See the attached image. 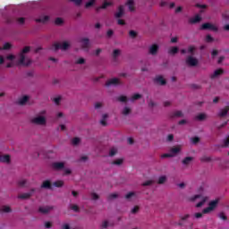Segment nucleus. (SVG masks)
Listing matches in <instances>:
<instances>
[{"instance_id": "obj_1", "label": "nucleus", "mask_w": 229, "mask_h": 229, "mask_svg": "<svg viewBox=\"0 0 229 229\" xmlns=\"http://www.w3.org/2000/svg\"><path fill=\"white\" fill-rule=\"evenodd\" d=\"M30 51H31V47L27 46L19 53L18 65H24L25 67H28V65L31 64V60L26 58V55H28Z\"/></svg>"}, {"instance_id": "obj_2", "label": "nucleus", "mask_w": 229, "mask_h": 229, "mask_svg": "<svg viewBox=\"0 0 229 229\" xmlns=\"http://www.w3.org/2000/svg\"><path fill=\"white\" fill-rule=\"evenodd\" d=\"M219 203V199H215L212 200L208 203V207L204 208L202 210V213H196L195 214V217L197 219H199L200 217H203V214H210V212H213V210H216V208H217V205Z\"/></svg>"}, {"instance_id": "obj_3", "label": "nucleus", "mask_w": 229, "mask_h": 229, "mask_svg": "<svg viewBox=\"0 0 229 229\" xmlns=\"http://www.w3.org/2000/svg\"><path fill=\"white\" fill-rule=\"evenodd\" d=\"M201 199V201L197 203V205H196L197 208L203 207L205 205V203H207L208 197H203L201 194H197L190 199V201H196V199Z\"/></svg>"}, {"instance_id": "obj_4", "label": "nucleus", "mask_w": 229, "mask_h": 229, "mask_svg": "<svg viewBox=\"0 0 229 229\" xmlns=\"http://www.w3.org/2000/svg\"><path fill=\"white\" fill-rule=\"evenodd\" d=\"M32 124H37L38 126H46L47 120L44 116L34 117L30 120Z\"/></svg>"}, {"instance_id": "obj_5", "label": "nucleus", "mask_w": 229, "mask_h": 229, "mask_svg": "<svg viewBox=\"0 0 229 229\" xmlns=\"http://www.w3.org/2000/svg\"><path fill=\"white\" fill-rule=\"evenodd\" d=\"M71 45L69 44V42L64 41L63 42V44L60 43H55L54 44V51H58V49H62L63 51H67V49H69V47Z\"/></svg>"}, {"instance_id": "obj_6", "label": "nucleus", "mask_w": 229, "mask_h": 229, "mask_svg": "<svg viewBox=\"0 0 229 229\" xmlns=\"http://www.w3.org/2000/svg\"><path fill=\"white\" fill-rule=\"evenodd\" d=\"M81 46L82 49L89 51V49H90V39H89V38H82L81 39Z\"/></svg>"}, {"instance_id": "obj_7", "label": "nucleus", "mask_w": 229, "mask_h": 229, "mask_svg": "<svg viewBox=\"0 0 229 229\" xmlns=\"http://www.w3.org/2000/svg\"><path fill=\"white\" fill-rule=\"evenodd\" d=\"M186 64L187 65H189L190 67H196V65H198L199 61L198 59H196L194 56L192 55H189L186 58Z\"/></svg>"}, {"instance_id": "obj_8", "label": "nucleus", "mask_w": 229, "mask_h": 229, "mask_svg": "<svg viewBox=\"0 0 229 229\" xmlns=\"http://www.w3.org/2000/svg\"><path fill=\"white\" fill-rule=\"evenodd\" d=\"M52 168L55 171H63V169H65V163L64 162H54V163H52Z\"/></svg>"}, {"instance_id": "obj_9", "label": "nucleus", "mask_w": 229, "mask_h": 229, "mask_svg": "<svg viewBox=\"0 0 229 229\" xmlns=\"http://www.w3.org/2000/svg\"><path fill=\"white\" fill-rule=\"evenodd\" d=\"M200 30H209L210 31H217V27L212 23H203Z\"/></svg>"}, {"instance_id": "obj_10", "label": "nucleus", "mask_w": 229, "mask_h": 229, "mask_svg": "<svg viewBox=\"0 0 229 229\" xmlns=\"http://www.w3.org/2000/svg\"><path fill=\"white\" fill-rule=\"evenodd\" d=\"M158 49H159L158 45L153 44L152 46H150L148 49V53L149 55H152V56H156V55L158 54Z\"/></svg>"}, {"instance_id": "obj_11", "label": "nucleus", "mask_w": 229, "mask_h": 229, "mask_svg": "<svg viewBox=\"0 0 229 229\" xmlns=\"http://www.w3.org/2000/svg\"><path fill=\"white\" fill-rule=\"evenodd\" d=\"M33 192H35V189H31L30 192L20 194L18 198L19 199H30V197L33 196Z\"/></svg>"}, {"instance_id": "obj_12", "label": "nucleus", "mask_w": 229, "mask_h": 229, "mask_svg": "<svg viewBox=\"0 0 229 229\" xmlns=\"http://www.w3.org/2000/svg\"><path fill=\"white\" fill-rule=\"evenodd\" d=\"M125 199L127 201H133V199H137V193L134 191H130L125 195Z\"/></svg>"}, {"instance_id": "obj_13", "label": "nucleus", "mask_w": 229, "mask_h": 229, "mask_svg": "<svg viewBox=\"0 0 229 229\" xmlns=\"http://www.w3.org/2000/svg\"><path fill=\"white\" fill-rule=\"evenodd\" d=\"M176 117H183V112L182 111H174L169 114V118L170 119H174Z\"/></svg>"}, {"instance_id": "obj_14", "label": "nucleus", "mask_w": 229, "mask_h": 229, "mask_svg": "<svg viewBox=\"0 0 229 229\" xmlns=\"http://www.w3.org/2000/svg\"><path fill=\"white\" fill-rule=\"evenodd\" d=\"M120 84H121V81L117 78H113L106 83V87H110V85H120Z\"/></svg>"}, {"instance_id": "obj_15", "label": "nucleus", "mask_w": 229, "mask_h": 229, "mask_svg": "<svg viewBox=\"0 0 229 229\" xmlns=\"http://www.w3.org/2000/svg\"><path fill=\"white\" fill-rule=\"evenodd\" d=\"M41 189H49L50 191H53V184H51V181H44L41 184Z\"/></svg>"}, {"instance_id": "obj_16", "label": "nucleus", "mask_w": 229, "mask_h": 229, "mask_svg": "<svg viewBox=\"0 0 229 229\" xmlns=\"http://www.w3.org/2000/svg\"><path fill=\"white\" fill-rule=\"evenodd\" d=\"M0 162H2L4 164H10V162H11L10 155H1L0 154Z\"/></svg>"}, {"instance_id": "obj_17", "label": "nucleus", "mask_w": 229, "mask_h": 229, "mask_svg": "<svg viewBox=\"0 0 229 229\" xmlns=\"http://www.w3.org/2000/svg\"><path fill=\"white\" fill-rule=\"evenodd\" d=\"M123 15H124V6L120 5L118 7V12L114 14V17H116V19H121Z\"/></svg>"}, {"instance_id": "obj_18", "label": "nucleus", "mask_w": 229, "mask_h": 229, "mask_svg": "<svg viewBox=\"0 0 229 229\" xmlns=\"http://www.w3.org/2000/svg\"><path fill=\"white\" fill-rule=\"evenodd\" d=\"M223 72H224L223 69L216 70L214 73L210 75L211 80H216V78H219V76H221Z\"/></svg>"}, {"instance_id": "obj_19", "label": "nucleus", "mask_w": 229, "mask_h": 229, "mask_svg": "<svg viewBox=\"0 0 229 229\" xmlns=\"http://www.w3.org/2000/svg\"><path fill=\"white\" fill-rule=\"evenodd\" d=\"M125 4L128 6L130 12L135 10V2L133 0H127Z\"/></svg>"}, {"instance_id": "obj_20", "label": "nucleus", "mask_w": 229, "mask_h": 229, "mask_svg": "<svg viewBox=\"0 0 229 229\" xmlns=\"http://www.w3.org/2000/svg\"><path fill=\"white\" fill-rule=\"evenodd\" d=\"M51 210H53V208L51 207H40L38 208V212H40L41 214H49Z\"/></svg>"}, {"instance_id": "obj_21", "label": "nucleus", "mask_w": 229, "mask_h": 229, "mask_svg": "<svg viewBox=\"0 0 229 229\" xmlns=\"http://www.w3.org/2000/svg\"><path fill=\"white\" fill-rule=\"evenodd\" d=\"M108 6H112V2L106 1V2H104V4L101 6L97 7L96 11L99 12V10H105V9L108 8Z\"/></svg>"}, {"instance_id": "obj_22", "label": "nucleus", "mask_w": 229, "mask_h": 229, "mask_svg": "<svg viewBox=\"0 0 229 229\" xmlns=\"http://www.w3.org/2000/svg\"><path fill=\"white\" fill-rule=\"evenodd\" d=\"M201 21V16L199 14L195 15L193 18L190 19L191 24H198Z\"/></svg>"}, {"instance_id": "obj_23", "label": "nucleus", "mask_w": 229, "mask_h": 229, "mask_svg": "<svg viewBox=\"0 0 229 229\" xmlns=\"http://www.w3.org/2000/svg\"><path fill=\"white\" fill-rule=\"evenodd\" d=\"M154 81L156 83H159V85H165L167 82L165 81V80L164 79V77L162 76H157L156 77V79L154 80Z\"/></svg>"}, {"instance_id": "obj_24", "label": "nucleus", "mask_w": 229, "mask_h": 229, "mask_svg": "<svg viewBox=\"0 0 229 229\" xmlns=\"http://www.w3.org/2000/svg\"><path fill=\"white\" fill-rule=\"evenodd\" d=\"M171 153H173L174 155H178V153H180V151H182V147L180 145L173 147L170 149Z\"/></svg>"}, {"instance_id": "obj_25", "label": "nucleus", "mask_w": 229, "mask_h": 229, "mask_svg": "<svg viewBox=\"0 0 229 229\" xmlns=\"http://www.w3.org/2000/svg\"><path fill=\"white\" fill-rule=\"evenodd\" d=\"M229 111V106H226L224 109H222L220 111V113L218 114L219 117H225L226 116V114H228Z\"/></svg>"}, {"instance_id": "obj_26", "label": "nucleus", "mask_w": 229, "mask_h": 229, "mask_svg": "<svg viewBox=\"0 0 229 229\" xmlns=\"http://www.w3.org/2000/svg\"><path fill=\"white\" fill-rule=\"evenodd\" d=\"M192 160H194V157H186L184 159H182V163L183 164V165H189L191 162H192Z\"/></svg>"}, {"instance_id": "obj_27", "label": "nucleus", "mask_w": 229, "mask_h": 229, "mask_svg": "<svg viewBox=\"0 0 229 229\" xmlns=\"http://www.w3.org/2000/svg\"><path fill=\"white\" fill-rule=\"evenodd\" d=\"M196 121H205L207 119V114L205 113H200L195 116Z\"/></svg>"}, {"instance_id": "obj_28", "label": "nucleus", "mask_w": 229, "mask_h": 229, "mask_svg": "<svg viewBox=\"0 0 229 229\" xmlns=\"http://www.w3.org/2000/svg\"><path fill=\"white\" fill-rule=\"evenodd\" d=\"M178 51H179L178 47H172L168 50V55H176Z\"/></svg>"}, {"instance_id": "obj_29", "label": "nucleus", "mask_w": 229, "mask_h": 229, "mask_svg": "<svg viewBox=\"0 0 229 229\" xmlns=\"http://www.w3.org/2000/svg\"><path fill=\"white\" fill-rule=\"evenodd\" d=\"M28 99H30V97L23 96L19 99V105H24L25 103H28Z\"/></svg>"}, {"instance_id": "obj_30", "label": "nucleus", "mask_w": 229, "mask_h": 229, "mask_svg": "<svg viewBox=\"0 0 229 229\" xmlns=\"http://www.w3.org/2000/svg\"><path fill=\"white\" fill-rule=\"evenodd\" d=\"M196 51V47L194 46H190L188 47L187 53H189L190 55H191V56H194V53Z\"/></svg>"}, {"instance_id": "obj_31", "label": "nucleus", "mask_w": 229, "mask_h": 229, "mask_svg": "<svg viewBox=\"0 0 229 229\" xmlns=\"http://www.w3.org/2000/svg\"><path fill=\"white\" fill-rule=\"evenodd\" d=\"M166 180H167V177H165V175L160 176L158 178L157 183L159 185H162L163 183H165Z\"/></svg>"}, {"instance_id": "obj_32", "label": "nucleus", "mask_w": 229, "mask_h": 229, "mask_svg": "<svg viewBox=\"0 0 229 229\" xmlns=\"http://www.w3.org/2000/svg\"><path fill=\"white\" fill-rule=\"evenodd\" d=\"M49 16H44L43 18L36 19V22H47Z\"/></svg>"}, {"instance_id": "obj_33", "label": "nucleus", "mask_w": 229, "mask_h": 229, "mask_svg": "<svg viewBox=\"0 0 229 229\" xmlns=\"http://www.w3.org/2000/svg\"><path fill=\"white\" fill-rule=\"evenodd\" d=\"M70 209L73 210V212H80V207H78L76 204H71Z\"/></svg>"}, {"instance_id": "obj_34", "label": "nucleus", "mask_w": 229, "mask_h": 229, "mask_svg": "<svg viewBox=\"0 0 229 229\" xmlns=\"http://www.w3.org/2000/svg\"><path fill=\"white\" fill-rule=\"evenodd\" d=\"M53 185L57 188L64 187V181H55Z\"/></svg>"}, {"instance_id": "obj_35", "label": "nucleus", "mask_w": 229, "mask_h": 229, "mask_svg": "<svg viewBox=\"0 0 229 229\" xmlns=\"http://www.w3.org/2000/svg\"><path fill=\"white\" fill-rule=\"evenodd\" d=\"M131 113V109L130 107H124L122 114L123 115H129Z\"/></svg>"}, {"instance_id": "obj_36", "label": "nucleus", "mask_w": 229, "mask_h": 229, "mask_svg": "<svg viewBox=\"0 0 229 229\" xmlns=\"http://www.w3.org/2000/svg\"><path fill=\"white\" fill-rule=\"evenodd\" d=\"M117 155V148H112L109 151V157H115Z\"/></svg>"}, {"instance_id": "obj_37", "label": "nucleus", "mask_w": 229, "mask_h": 229, "mask_svg": "<svg viewBox=\"0 0 229 229\" xmlns=\"http://www.w3.org/2000/svg\"><path fill=\"white\" fill-rule=\"evenodd\" d=\"M117 100L121 103H126V101H128V98L126 96H120L117 98Z\"/></svg>"}, {"instance_id": "obj_38", "label": "nucleus", "mask_w": 229, "mask_h": 229, "mask_svg": "<svg viewBox=\"0 0 229 229\" xmlns=\"http://www.w3.org/2000/svg\"><path fill=\"white\" fill-rule=\"evenodd\" d=\"M96 3V0H89L88 3L85 4V8H90V6H94Z\"/></svg>"}, {"instance_id": "obj_39", "label": "nucleus", "mask_w": 229, "mask_h": 229, "mask_svg": "<svg viewBox=\"0 0 229 229\" xmlns=\"http://www.w3.org/2000/svg\"><path fill=\"white\" fill-rule=\"evenodd\" d=\"M119 195H117V193H111L108 195L107 199L108 201H111V199H115L116 198H118Z\"/></svg>"}, {"instance_id": "obj_40", "label": "nucleus", "mask_w": 229, "mask_h": 229, "mask_svg": "<svg viewBox=\"0 0 229 229\" xmlns=\"http://www.w3.org/2000/svg\"><path fill=\"white\" fill-rule=\"evenodd\" d=\"M2 212H5L6 214L12 212V208L8 207V206H4L2 208Z\"/></svg>"}, {"instance_id": "obj_41", "label": "nucleus", "mask_w": 229, "mask_h": 229, "mask_svg": "<svg viewBox=\"0 0 229 229\" xmlns=\"http://www.w3.org/2000/svg\"><path fill=\"white\" fill-rule=\"evenodd\" d=\"M123 160L119 158L112 162L113 165H123Z\"/></svg>"}, {"instance_id": "obj_42", "label": "nucleus", "mask_w": 229, "mask_h": 229, "mask_svg": "<svg viewBox=\"0 0 229 229\" xmlns=\"http://www.w3.org/2000/svg\"><path fill=\"white\" fill-rule=\"evenodd\" d=\"M142 98V95L136 93L131 97V101H137V99H140Z\"/></svg>"}, {"instance_id": "obj_43", "label": "nucleus", "mask_w": 229, "mask_h": 229, "mask_svg": "<svg viewBox=\"0 0 229 229\" xmlns=\"http://www.w3.org/2000/svg\"><path fill=\"white\" fill-rule=\"evenodd\" d=\"M121 55V51L119 49H114L113 51V58H117Z\"/></svg>"}, {"instance_id": "obj_44", "label": "nucleus", "mask_w": 229, "mask_h": 229, "mask_svg": "<svg viewBox=\"0 0 229 229\" xmlns=\"http://www.w3.org/2000/svg\"><path fill=\"white\" fill-rule=\"evenodd\" d=\"M75 64L77 65H83V64H85V59L83 57H81L75 62Z\"/></svg>"}, {"instance_id": "obj_45", "label": "nucleus", "mask_w": 229, "mask_h": 229, "mask_svg": "<svg viewBox=\"0 0 229 229\" xmlns=\"http://www.w3.org/2000/svg\"><path fill=\"white\" fill-rule=\"evenodd\" d=\"M210 160H212L210 157L203 156L202 157H200V162H210Z\"/></svg>"}, {"instance_id": "obj_46", "label": "nucleus", "mask_w": 229, "mask_h": 229, "mask_svg": "<svg viewBox=\"0 0 229 229\" xmlns=\"http://www.w3.org/2000/svg\"><path fill=\"white\" fill-rule=\"evenodd\" d=\"M229 147V135H227L225 140L224 141V145H222V148H228Z\"/></svg>"}, {"instance_id": "obj_47", "label": "nucleus", "mask_w": 229, "mask_h": 229, "mask_svg": "<svg viewBox=\"0 0 229 229\" xmlns=\"http://www.w3.org/2000/svg\"><path fill=\"white\" fill-rule=\"evenodd\" d=\"M55 22L57 26H61V24H64V20L62 18H56Z\"/></svg>"}, {"instance_id": "obj_48", "label": "nucleus", "mask_w": 229, "mask_h": 229, "mask_svg": "<svg viewBox=\"0 0 229 229\" xmlns=\"http://www.w3.org/2000/svg\"><path fill=\"white\" fill-rule=\"evenodd\" d=\"M3 49L4 50H5V51H7L8 49H12V44H10V43H5L4 45V47H3Z\"/></svg>"}, {"instance_id": "obj_49", "label": "nucleus", "mask_w": 229, "mask_h": 229, "mask_svg": "<svg viewBox=\"0 0 229 229\" xmlns=\"http://www.w3.org/2000/svg\"><path fill=\"white\" fill-rule=\"evenodd\" d=\"M91 199H93L94 201L99 199V195H98V193L96 192L91 193Z\"/></svg>"}, {"instance_id": "obj_50", "label": "nucleus", "mask_w": 229, "mask_h": 229, "mask_svg": "<svg viewBox=\"0 0 229 229\" xmlns=\"http://www.w3.org/2000/svg\"><path fill=\"white\" fill-rule=\"evenodd\" d=\"M72 1V3H74L75 6H81V3H83V1L81 0H70Z\"/></svg>"}, {"instance_id": "obj_51", "label": "nucleus", "mask_w": 229, "mask_h": 229, "mask_svg": "<svg viewBox=\"0 0 229 229\" xmlns=\"http://www.w3.org/2000/svg\"><path fill=\"white\" fill-rule=\"evenodd\" d=\"M26 183H27V181L24 180V179L20 180V181L18 182L19 187H24V185H26Z\"/></svg>"}, {"instance_id": "obj_52", "label": "nucleus", "mask_w": 229, "mask_h": 229, "mask_svg": "<svg viewBox=\"0 0 229 229\" xmlns=\"http://www.w3.org/2000/svg\"><path fill=\"white\" fill-rule=\"evenodd\" d=\"M129 35L131 38H135L137 37V32L135 30L129 31Z\"/></svg>"}, {"instance_id": "obj_53", "label": "nucleus", "mask_w": 229, "mask_h": 229, "mask_svg": "<svg viewBox=\"0 0 229 229\" xmlns=\"http://www.w3.org/2000/svg\"><path fill=\"white\" fill-rule=\"evenodd\" d=\"M72 142L73 146H78V144H80V138H73Z\"/></svg>"}, {"instance_id": "obj_54", "label": "nucleus", "mask_w": 229, "mask_h": 229, "mask_svg": "<svg viewBox=\"0 0 229 229\" xmlns=\"http://www.w3.org/2000/svg\"><path fill=\"white\" fill-rule=\"evenodd\" d=\"M108 228V221H104L101 225V229H107Z\"/></svg>"}, {"instance_id": "obj_55", "label": "nucleus", "mask_w": 229, "mask_h": 229, "mask_svg": "<svg viewBox=\"0 0 229 229\" xmlns=\"http://www.w3.org/2000/svg\"><path fill=\"white\" fill-rule=\"evenodd\" d=\"M140 207L139 206H135L132 209H131V214H137V212H139L140 210Z\"/></svg>"}, {"instance_id": "obj_56", "label": "nucleus", "mask_w": 229, "mask_h": 229, "mask_svg": "<svg viewBox=\"0 0 229 229\" xmlns=\"http://www.w3.org/2000/svg\"><path fill=\"white\" fill-rule=\"evenodd\" d=\"M60 101H62V97H56L54 98V103L56 105H60Z\"/></svg>"}, {"instance_id": "obj_57", "label": "nucleus", "mask_w": 229, "mask_h": 229, "mask_svg": "<svg viewBox=\"0 0 229 229\" xmlns=\"http://www.w3.org/2000/svg\"><path fill=\"white\" fill-rule=\"evenodd\" d=\"M149 185H153V181H147V182L142 183L143 187H148Z\"/></svg>"}, {"instance_id": "obj_58", "label": "nucleus", "mask_w": 229, "mask_h": 229, "mask_svg": "<svg viewBox=\"0 0 229 229\" xmlns=\"http://www.w3.org/2000/svg\"><path fill=\"white\" fill-rule=\"evenodd\" d=\"M191 142L192 144H198V142H199V137L191 138Z\"/></svg>"}, {"instance_id": "obj_59", "label": "nucleus", "mask_w": 229, "mask_h": 229, "mask_svg": "<svg viewBox=\"0 0 229 229\" xmlns=\"http://www.w3.org/2000/svg\"><path fill=\"white\" fill-rule=\"evenodd\" d=\"M206 42H214V38L210 35L206 36Z\"/></svg>"}, {"instance_id": "obj_60", "label": "nucleus", "mask_w": 229, "mask_h": 229, "mask_svg": "<svg viewBox=\"0 0 229 229\" xmlns=\"http://www.w3.org/2000/svg\"><path fill=\"white\" fill-rule=\"evenodd\" d=\"M219 217L223 221H226V219H227L226 215H225V213H220Z\"/></svg>"}, {"instance_id": "obj_61", "label": "nucleus", "mask_w": 229, "mask_h": 229, "mask_svg": "<svg viewBox=\"0 0 229 229\" xmlns=\"http://www.w3.org/2000/svg\"><path fill=\"white\" fill-rule=\"evenodd\" d=\"M52 226H53V224H52L51 222H46V223H45V228L49 229V228H51Z\"/></svg>"}, {"instance_id": "obj_62", "label": "nucleus", "mask_w": 229, "mask_h": 229, "mask_svg": "<svg viewBox=\"0 0 229 229\" xmlns=\"http://www.w3.org/2000/svg\"><path fill=\"white\" fill-rule=\"evenodd\" d=\"M101 106H103V104L101 102H97L95 104V108L98 110L99 108H101Z\"/></svg>"}, {"instance_id": "obj_63", "label": "nucleus", "mask_w": 229, "mask_h": 229, "mask_svg": "<svg viewBox=\"0 0 229 229\" xmlns=\"http://www.w3.org/2000/svg\"><path fill=\"white\" fill-rule=\"evenodd\" d=\"M113 35H114V30H107L106 36L108 37V38H110Z\"/></svg>"}, {"instance_id": "obj_64", "label": "nucleus", "mask_w": 229, "mask_h": 229, "mask_svg": "<svg viewBox=\"0 0 229 229\" xmlns=\"http://www.w3.org/2000/svg\"><path fill=\"white\" fill-rule=\"evenodd\" d=\"M62 228L63 229H71V225H69V224H64Z\"/></svg>"}]
</instances>
